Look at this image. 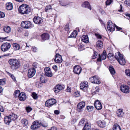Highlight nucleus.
<instances>
[{"mask_svg":"<svg viewBox=\"0 0 130 130\" xmlns=\"http://www.w3.org/2000/svg\"><path fill=\"white\" fill-rule=\"evenodd\" d=\"M41 125L44 127H46L48 126L47 123L44 121L36 120L33 122L31 126V128L32 129H37Z\"/></svg>","mask_w":130,"mask_h":130,"instance_id":"nucleus-1","label":"nucleus"},{"mask_svg":"<svg viewBox=\"0 0 130 130\" xmlns=\"http://www.w3.org/2000/svg\"><path fill=\"white\" fill-rule=\"evenodd\" d=\"M8 62L10 65L11 68L13 70H16L19 68L20 66L19 61L16 59H10Z\"/></svg>","mask_w":130,"mask_h":130,"instance_id":"nucleus-2","label":"nucleus"},{"mask_svg":"<svg viewBox=\"0 0 130 130\" xmlns=\"http://www.w3.org/2000/svg\"><path fill=\"white\" fill-rule=\"evenodd\" d=\"M31 10V8L26 4L22 5L20 6L19 8V12L23 14H28Z\"/></svg>","mask_w":130,"mask_h":130,"instance_id":"nucleus-3","label":"nucleus"},{"mask_svg":"<svg viewBox=\"0 0 130 130\" xmlns=\"http://www.w3.org/2000/svg\"><path fill=\"white\" fill-rule=\"evenodd\" d=\"M115 58L121 65H124L126 63L125 59L123 57V55L120 54L119 52L116 53Z\"/></svg>","mask_w":130,"mask_h":130,"instance_id":"nucleus-4","label":"nucleus"},{"mask_svg":"<svg viewBox=\"0 0 130 130\" xmlns=\"http://www.w3.org/2000/svg\"><path fill=\"white\" fill-rule=\"evenodd\" d=\"M89 80L92 83H93L99 84L101 83L100 78L97 76L95 75L90 78Z\"/></svg>","mask_w":130,"mask_h":130,"instance_id":"nucleus-5","label":"nucleus"},{"mask_svg":"<svg viewBox=\"0 0 130 130\" xmlns=\"http://www.w3.org/2000/svg\"><path fill=\"white\" fill-rule=\"evenodd\" d=\"M10 43L6 42L2 44L1 46V49L3 52H6L11 47Z\"/></svg>","mask_w":130,"mask_h":130,"instance_id":"nucleus-6","label":"nucleus"},{"mask_svg":"<svg viewBox=\"0 0 130 130\" xmlns=\"http://www.w3.org/2000/svg\"><path fill=\"white\" fill-rule=\"evenodd\" d=\"M115 25L113 24L112 22L109 20L107 23V28L108 30L110 32L114 31L115 29Z\"/></svg>","mask_w":130,"mask_h":130,"instance_id":"nucleus-7","label":"nucleus"},{"mask_svg":"<svg viewBox=\"0 0 130 130\" xmlns=\"http://www.w3.org/2000/svg\"><path fill=\"white\" fill-rule=\"evenodd\" d=\"M21 26L25 28H28L31 26V23L29 21H25L22 22L21 24Z\"/></svg>","mask_w":130,"mask_h":130,"instance_id":"nucleus-8","label":"nucleus"},{"mask_svg":"<svg viewBox=\"0 0 130 130\" xmlns=\"http://www.w3.org/2000/svg\"><path fill=\"white\" fill-rule=\"evenodd\" d=\"M80 89L83 90L84 91H87L88 87V83L86 81H84L81 83L80 85Z\"/></svg>","mask_w":130,"mask_h":130,"instance_id":"nucleus-9","label":"nucleus"},{"mask_svg":"<svg viewBox=\"0 0 130 130\" xmlns=\"http://www.w3.org/2000/svg\"><path fill=\"white\" fill-rule=\"evenodd\" d=\"M33 21L35 24H40L43 22L42 18L38 16H35L34 18Z\"/></svg>","mask_w":130,"mask_h":130,"instance_id":"nucleus-10","label":"nucleus"},{"mask_svg":"<svg viewBox=\"0 0 130 130\" xmlns=\"http://www.w3.org/2000/svg\"><path fill=\"white\" fill-rule=\"evenodd\" d=\"M64 86L63 85L58 84L55 87L54 91L55 93H58L60 90L64 89Z\"/></svg>","mask_w":130,"mask_h":130,"instance_id":"nucleus-11","label":"nucleus"},{"mask_svg":"<svg viewBox=\"0 0 130 130\" xmlns=\"http://www.w3.org/2000/svg\"><path fill=\"white\" fill-rule=\"evenodd\" d=\"M120 89L122 92L127 93L129 92V90L128 87L125 85H122L120 87Z\"/></svg>","mask_w":130,"mask_h":130,"instance_id":"nucleus-12","label":"nucleus"},{"mask_svg":"<svg viewBox=\"0 0 130 130\" xmlns=\"http://www.w3.org/2000/svg\"><path fill=\"white\" fill-rule=\"evenodd\" d=\"M36 70L34 68H31L28 70V76L29 78L33 77L36 73Z\"/></svg>","mask_w":130,"mask_h":130,"instance_id":"nucleus-13","label":"nucleus"},{"mask_svg":"<svg viewBox=\"0 0 130 130\" xmlns=\"http://www.w3.org/2000/svg\"><path fill=\"white\" fill-rule=\"evenodd\" d=\"M82 69L79 65H76L74 67L73 71L75 74H79L81 73Z\"/></svg>","mask_w":130,"mask_h":130,"instance_id":"nucleus-14","label":"nucleus"},{"mask_svg":"<svg viewBox=\"0 0 130 130\" xmlns=\"http://www.w3.org/2000/svg\"><path fill=\"white\" fill-rule=\"evenodd\" d=\"M54 61L57 63H61L62 61L61 55H60L59 54H57Z\"/></svg>","mask_w":130,"mask_h":130,"instance_id":"nucleus-15","label":"nucleus"},{"mask_svg":"<svg viewBox=\"0 0 130 130\" xmlns=\"http://www.w3.org/2000/svg\"><path fill=\"white\" fill-rule=\"evenodd\" d=\"M94 106L96 109L98 110L101 109L102 108V105L100 102L98 100L95 102Z\"/></svg>","mask_w":130,"mask_h":130,"instance_id":"nucleus-16","label":"nucleus"},{"mask_svg":"<svg viewBox=\"0 0 130 130\" xmlns=\"http://www.w3.org/2000/svg\"><path fill=\"white\" fill-rule=\"evenodd\" d=\"M19 100L21 101L25 100L26 98V94L24 92H22L19 95Z\"/></svg>","mask_w":130,"mask_h":130,"instance_id":"nucleus-17","label":"nucleus"},{"mask_svg":"<svg viewBox=\"0 0 130 130\" xmlns=\"http://www.w3.org/2000/svg\"><path fill=\"white\" fill-rule=\"evenodd\" d=\"M85 103L84 102L82 101L78 103L77 105V109L80 110V111L82 110V109L85 106Z\"/></svg>","mask_w":130,"mask_h":130,"instance_id":"nucleus-18","label":"nucleus"},{"mask_svg":"<svg viewBox=\"0 0 130 130\" xmlns=\"http://www.w3.org/2000/svg\"><path fill=\"white\" fill-rule=\"evenodd\" d=\"M82 6L83 7L87 8L90 10L91 9V8L90 7L89 3L87 1L84 2L82 4Z\"/></svg>","mask_w":130,"mask_h":130,"instance_id":"nucleus-19","label":"nucleus"},{"mask_svg":"<svg viewBox=\"0 0 130 130\" xmlns=\"http://www.w3.org/2000/svg\"><path fill=\"white\" fill-rule=\"evenodd\" d=\"M81 40L86 43L89 42V39L88 36L87 35H84L81 37Z\"/></svg>","mask_w":130,"mask_h":130,"instance_id":"nucleus-20","label":"nucleus"},{"mask_svg":"<svg viewBox=\"0 0 130 130\" xmlns=\"http://www.w3.org/2000/svg\"><path fill=\"white\" fill-rule=\"evenodd\" d=\"M97 123L98 126L101 127H104L106 125V123L104 121L101 120L98 121L97 122Z\"/></svg>","mask_w":130,"mask_h":130,"instance_id":"nucleus-21","label":"nucleus"},{"mask_svg":"<svg viewBox=\"0 0 130 130\" xmlns=\"http://www.w3.org/2000/svg\"><path fill=\"white\" fill-rule=\"evenodd\" d=\"M117 114L118 117H122L124 115V113L122 109H119L117 111Z\"/></svg>","mask_w":130,"mask_h":130,"instance_id":"nucleus-22","label":"nucleus"},{"mask_svg":"<svg viewBox=\"0 0 130 130\" xmlns=\"http://www.w3.org/2000/svg\"><path fill=\"white\" fill-rule=\"evenodd\" d=\"M13 49L15 51H17L20 50V45L17 43H13L12 44Z\"/></svg>","mask_w":130,"mask_h":130,"instance_id":"nucleus-23","label":"nucleus"},{"mask_svg":"<svg viewBox=\"0 0 130 130\" xmlns=\"http://www.w3.org/2000/svg\"><path fill=\"white\" fill-rule=\"evenodd\" d=\"M6 8L8 10H11L13 8L12 4L10 2H8L6 4Z\"/></svg>","mask_w":130,"mask_h":130,"instance_id":"nucleus-24","label":"nucleus"},{"mask_svg":"<svg viewBox=\"0 0 130 130\" xmlns=\"http://www.w3.org/2000/svg\"><path fill=\"white\" fill-rule=\"evenodd\" d=\"M47 76L43 75L42 74L40 77V80L41 82L42 83H45L47 81Z\"/></svg>","mask_w":130,"mask_h":130,"instance_id":"nucleus-25","label":"nucleus"},{"mask_svg":"<svg viewBox=\"0 0 130 130\" xmlns=\"http://www.w3.org/2000/svg\"><path fill=\"white\" fill-rule=\"evenodd\" d=\"M4 121L5 123L7 125H9L11 120L9 116H6L4 118Z\"/></svg>","mask_w":130,"mask_h":130,"instance_id":"nucleus-26","label":"nucleus"},{"mask_svg":"<svg viewBox=\"0 0 130 130\" xmlns=\"http://www.w3.org/2000/svg\"><path fill=\"white\" fill-rule=\"evenodd\" d=\"M96 46L100 48H102L103 46V44L101 41L99 40L96 42Z\"/></svg>","mask_w":130,"mask_h":130,"instance_id":"nucleus-27","label":"nucleus"},{"mask_svg":"<svg viewBox=\"0 0 130 130\" xmlns=\"http://www.w3.org/2000/svg\"><path fill=\"white\" fill-rule=\"evenodd\" d=\"M41 37L43 40H46L48 39L49 35L47 34L44 33L41 36Z\"/></svg>","mask_w":130,"mask_h":130,"instance_id":"nucleus-28","label":"nucleus"},{"mask_svg":"<svg viewBox=\"0 0 130 130\" xmlns=\"http://www.w3.org/2000/svg\"><path fill=\"white\" fill-rule=\"evenodd\" d=\"M4 31L7 33L10 32L11 30V28L9 26H6L3 28Z\"/></svg>","mask_w":130,"mask_h":130,"instance_id":"nucleus-29","label":"nucleus"},{"mask_svg":"<svg viewBox=\"0 0 130 130\" xmlns=\"http://www.w3.org/2000/svg\"><path fill=\"white\" fill-rule=\"evenodd\" d=\"M109 70L112 75H114L116 73V71L114 68L112 66H110L109 67Z\"/></svg>","mask_w":130,"mask_h":130,"instance_id":"nucleus-30","label":"nucleus"},{"mask_svg":"<svg viewBox=\"0 0 130 130\" xmlns=\"http://www.w3.org/2000/svg\"><path fill=\"white\" fill-rule=\"evenodd\" d=\"M9 117L11 121H14L17 118V116L13 113L10 115Z\"/></svg>","mask_w":130,"mask_h":130,"instance_id":"nucleus-31","label":"nucleus"},{"mask_svg":"<svg viewBox=\"0 0 130 130\" xmlns=\"http://www.w3.org/2000/svg\"><path fill=\"white\" fill-rule=\"evenodd\" d=\"M91 125L88 123L87 122L85 124V126L83 129V130L89 129L90 128Z\"/></svg>","mask_w":130,"mask_h":130,"instance_id":"nucleus-32","label":"nucleus"},{"mask_svg":"<svg viewBox=\"0 0 130 130\" xmlns=\"http://www.w3.org/2000/svg\"><path fill=\"white\" fill-rule=\"evenodd\" d=\"M77 34V31H74L71 34L70 36L69 37L70 38H75Z\"/></svg>","mask_w":130,"mask_h":130,"instance_id":"nucleus-33","label":"nucleus"},{"mask_svg":"<svg viewBox=\"0 0 130 130\" xmlns=\"http://www.w3.org/2000/svg\"><path fill=\"white\" fill-rule=\"evenodd\" d=\"M44 73L43 74V75H44L47 77H49V68L46 67L44 69Z\"/></svg>","mask_w":130,"mask_h":130,"instance_id":"nucleus-34","label":"nucleus"},{"mask_svg":"<svg viewBox=\"0 0 130 130\" xmlns=\"http://www.w3.org/2000/svg\"><path fill=\"white\" fill-rule=\"evenodd\" d=\"M113 130H121L120 126L117 124L114 125L113 127Z\"/></svg>","mask_w":130,"mask_h":130,"instance_id":"nucleus-35","label":"nucleus"},{"mask_svg":"<svg viewBox=\"0 0 130 130\" xmlns=\"http://www.w3.org/2000/svg\"><path fill=\"white\" fill-rule=\"evenodd\" d=\"M107 54L105 51L104 50L101 55V58L102 60H104L106 58Z\"/></svg>","mask_w":130,"mask_h":130,"instance_id":"nucleus-36","label":"nucleus"},{"mask_svg":"<svg viewBox=\"0 0 130 130\" xmlns=\"http://www.w3.org/2000/svg\"><path fill=\"white\" fill-rule=\"evenodd\" d=\"M56 102V100L54 99H49V106L55 104Z\"/></svg>","mask_w":130,"mask_h":130,"instance_id":"nucleus-37","label":"nucleus"},{"mask_svg":"<svg viewBox=\"0 0 130 130\" xmlns=\"http://www.w3.org/2000/svg\"><path fill=\"white\" fill-rule=\"evenodd\" d=\"M20 93L19 90H17L14 91L13 95L15 97H19V95Z\"/></svg>","mask_w":130,"mask_h":130,"instance_id":"nucleus-38","label":"nucleus"},{"mask_svg":"<svg viewBox=\"0 0 130 130\" xmlns=\"http://www.w3.org/2000/svg\"><path fill=\"white\" fill-rule=\"evenodd\" d=\"M22 123L24 125V126H26L28 124V121L25 119H23L21 121Z\"/></svg>","mask_w":130,"mask_h":130,"instance_id":"nucleus-39","label":"nucleus"},{"mask_svg":"<svg viewBox=\"0 0 130 130\" xmlns=\"http://www.w3.org/2000/svg\"><path fill=\"white\" fill-rule=\"evenodd\" d=\"M7 73L8 75H9L10 76V77H11V78L14 81L16 80L15 78L14 77L13 75L8 72H7Z\"/></svg>","mask_w":130,"mask_h":130,"instance_id":"nucleus-40","label":"nucleus"},{"mask_svg":"<svg viewBox=\"0 0 130 130\" xmlns=\"http://www.w3.org/2000/svg\"><path fill=\"white\" fill-rule=\"evenodd\" d=\"M32 96L35 99H36L38 98L37 94L35 92H33L32 93Z\"/></svg>","mask_w":130,"mask_h":130,"instance_id":"nucleus-41","label":"nucleus"},{"mask_svg":"<svg viewBox=\"0 0 130 130\" xmlns=\"http://www.w3.org/2000/svg\"><path fill=\"white\" fill-rule=\"evenodd\" d=\"M113 0H107L106 2V5H109L112 2Z\"/></svg>","mask_w":130,"mask_h":130,"instance_id":"nucleus-42","label":"nucleus"},{"mask_svg":"<svg viewBox=\"0 0 130 130\" xmlns=\"http://www.w3.org/2000/svg\"><path fill=\"white\" fill-rule=\"evenodd\" d=\"M93 108L94 107L93 106H87V109L89 112L92 111L93 109Z\"/></svg>","mask_w":130,"mask_h":130,"instance_id":"nucleus-43","label":"nucleus"},{"mask_svg":"<svg viewBox=\"0 0 130 130\" xmlns=\"http://www.w3.org/2000/svg\"><path fill=\"white\" fill-rule=\"evenodd\" d=\"M5 84V82L4 79H0V85H4Z\"/></svg>","mask_w":130,"mask_h":130,"instance_id":"nucleus-44","label":"nucleus"},{"mask_svg":"<svg viewBox=\"0 0 130 130\" xmlns=\"http://www.w3.org/2000/svg\"><path fill=\"white\" fill-rule=\"evenodd\" d=\"M85 121L84 119H83L80 121L78 125H82L84 124Z\"/></svg>","mask_w":130,"mask_h":130,"instance_id":"nucleus-45","label":"nucleus"},{"mask_svg":"<svg viewBox=\"0 0 130 130\" xmlns=\"http://www.w3.org/2000/svg\"><path fill=\"white\" fill-rule=\"evenodd\" d=\"M31 50L34 52H37L38 51V49L35 46H33L31 48Z\"/></svg>","mask_w":130,"mask_h":130,"instance_id":"nucleus-46","label":"nucleus"},{"mask_svg":"<svg viewBox=\"0 0 130 130\" xmlns=\"http://www.w3.org/2000/svg\"><path fill=\"white\" fill-rule=\"evenodd\" d=\"M98 53L97 52H94V54L93 56V59H95L98 57Z\"/></svg>","mask_w":130,"mask_h":130,"instance_id":"nucleus-47","label":"nucleus"},{"mask_svg":"<svg viewBox=\"0 0 130 130\" xmlns=\"http://www.w3.org/2000/svg\"><path fill=\"white\" fill-rule=\"evenodd\" d=\"M26 110L28 112H29L32 110V108L30 107H26Z\"/></svg>","mask_w":130,"mask_h":130,"instance_id":"nucleus-48","label":"nucleus"},{"mask_svg":"<svg viewBox=\"0 0 130 130\" xmlns=\"http://www.w3.org/2000/svg\"><path fill=\"white\" fill-rule=\"evenodd\" d=\"M74 96L76 97H78L80 95V93L78 91L74 93Z\"/></svg>","mask_w":130,"mask_h":130,"instance_id":"nucleus-49","label":"nucleus"},{"mask_svg":"<svg viewBox=\"0 0 130 130\" xmlns=\"http://www.w3.org/2000/svg\"><path fill=\"white\" fill-rule=\"evenodd\" d=\"M124 3L126 5L128 6H130V1L129 0H125Z\"/></svg>","mask_w":130,"mask_h":130,"instance_id":"nucleus-50","label":"nucleus"},{"mask_svg":"<svg viewBox=\"0 0 130 130\" xmlns=\"http://www.w3.org/2000/svg\"><path fill=\"white\" fill-rule=\"evenodd\" d=\"M5 16V14L3 12L0 11V18H4Z\"/></svg>","mask_w":130,"mask_h":130,"instance_id":"nucleus-51","label":"nucleus"},{"mask_svg":"<svg viewBox=\"0 0 130 130\" xmlns=\"http://www.w3.org/2000/svg\"><path fill=\"white\" fill-rule=\"evenodd\" d=\"M69 24H67L65 26V29L66 31H68L69 30Z\"/></svg>","mask_w":130,"mask_h":130,"instance_id":"nucleus-52","label":"nucleus"},{"mask_svg":"<svg viewBox=\"0 0 130 130\" xmlns=\"http://www.w3.org/2000/svg\"><path fill=\"white\" fill-rule=\"evenodd\" d=\"M60 5L66 7L67 6L69 5V3H60Z\"/></svg>","mask_w":130,"mask_h":130,"instance_id":"nucleus-53","label":"nucleus"},{"mask_svg":"<svg viewBox=\"0 0 130 130\" xmlns=\"http://www.w3.org/2000/svg\"><path fill=\"white\" fill-rule=\"evenodd\" d=\"M52 68L55 71H56L57 70V66L56 65L53 66L52 67Z\"/></svg>","mask_w":130,"mask_h":130,"instance_id":"nucleus-54","label":"nucleus"},{"mask_svg":"<svg viewBox=\"0 0 130 130\" xmlns=\"http://www.w3.org/2000/svg\"><path fill=\"white\" fill-rule=\"evenodd\" d=\"M95 35L98 38L101 39L102 38L101 36L98 34L95 33Z\"/></svg>","mask_w":130,"mask_h":130,"instance_id":"nucleus-55","label":"nucleus"},{"mask_svg":"<svg viewBox=\"0 0 130 130\" xmlns=\"http://www.w3.org/2000/svg\"><path fill=\"white\" fill-rule=\"evenodd\" d=\"M95 89H96V90L94 92V93H97L99 91V88L98 87H96L95 88Z\"/></svg>","mask_w":130,"mask_h":130,"instance_id":"nucleus-56","label":"nucleus"},{"mask_svg":"<svg viewBox=\"0 0 130 130\" xmlns=\"http://www.w3.org/2000/svg\"><path fill=\"white\" fill-rule=\"evenodd\" d=\"M66 91L69 92H70L71 91V89L70 88H69L68 86L67 87V88L66 89Z\"/></svg>","mask_w":130,"mask_h":130,"instance_id":"nucleus-57","label":"nucleus"},{"mask_svg":"<svg viewBox=\"0 0 130 130\" xmlns=\"http://www.w3.org/2000/svg\"><path fill=\"white\" fill-rule=\"evenodd\" d=\"M45 11L46 12H48L49 11V6H46L45 9Z\"/></svg>","mask_w":130,"mask_h":130,"instance_id":"nucleus-58","label":"nucleus"},{"mask_svg":"<svg viewBox=\"0 0 130 130\" xmlns=\"http://www.w3.org/2000/svg\"><path fill=\"white\" fill-rule=\"evenodd\" d=\"M99 57L97 59V60L98 61H101V59H102L101 58V56L100 55H99Z\"/></svg>","mask_w":130,"mask_h":130,"instance_id":"nucleus-59","label":"nucleus"},{"mask_svg":"<svg viewBox=\"0 0 130 130\" xmlns=\"http://www.w3.org/2000/svg\"><path fill=\"white\" fill-rule=\"evenodd\" d=\"M45 105L46 106H49V100H47L45 103Z\"/></svg>","mask_w":130,"mask_h":130,"instance_id":"nucleus-60","label":"nucleus"},{"mask_svg":"<svg viewBox=\"0 0 130 130\" xmlns=\"http://www.w3.org/2000/svg\"><path fill=\"white\" fill-rule=\"evenodd\" d=\"M54 113L56 115H58L59 113V111L57 110H56L54 111Z\"/></svg>","mask_w":130,"mask_h":130,"instance_id":"nucleus-61","label":"nucleus"},{"mask_svg":"<svg viewBox=\"0 0 130 130\" xmlns=\"http://www.w3.org/2000/svg\"><path fill=\"white\" fill-rule=\"evenodd\" d=\"M115 27L118 30H120L122 29V28L120 27H119L118 26L115 25Z\"/></svg>","mask_w":130,"mask_h":130,"instance_id":"nucleus-62","label":"nucleus"},{"mask_svg":"<svg viewBox=\"0 0 130 130\" xmlns=\"http://www.w3.org/2000/svg\"><path fill=\"white\" fill-rule=\"evenodd\" d=\"M77 121L76 119H73L72 121V124H74Z\"/></svg>","mask_w":130,"mask_h":130,"instance_id":"nucleus-63","label":"nucleus"},{"mask_svg":"<svg viewBox=\"0 0 130 130\" xmlns=\"http://www.w3.org/2000/svg\"><path fill=\"white\" fill-rule=\"evenodd\" d=\"M49 130H57L56 128L55 127H53Z\"/></svg>","mask_w":130,"mask_h":130,"instance_id":"nucleus-64","label":"nucleus"}]
</instances>
